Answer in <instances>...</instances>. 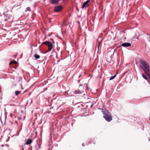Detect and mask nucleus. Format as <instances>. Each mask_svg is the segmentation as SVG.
Listing matches in <instances>:
<instances>
[{
    "mask_svg": "<svg viewBox=\"0 0 150 150\" xmlns=\"http://www.w3.org/2000/svg\"><path fill=\"white\" fill-rule=\"evenodd\" d=\"M86 86V87H87V84H85L84 85V86Z\"/></svg>",
    "mask_w": 150,
    "mask_h": 150,
    "instance_id": "27",
    "label": "nucleus"
},
{
    "mask_svg": "<svg viewBox=\"0 0 150 150\" xmlns=\"http://www.w3.org/2000/svg\"><path fill=\"white\" fill-rule=\"evenodd\" d=\"M93 104H92L91 106V107H92L93 106Z\"/></svg>",
    "mask_w": 150,
    "mask_h": 150,
    "instance_id": "30",
    "label": "nucleus"
},
{
    "mask_svg": "<svg viewBox=\"0 0 150 150\" xmlns=\"http://www.w3.org/2000/svg\"><path fill=\"white\" fill-rule=\"evenodd\" d=\"M117 74L115 75H114L113 76H111L109 79V80H112L114 79L116 76L117 75Z\"/></svg>",
    "mask_w": 150,
    "mask_h": 150,
    "instance_id": "14",
    "label": "nucleus"
},
{
    "mask_svg": "<svg viewBox=\"0 0 150 150\" xmlns=\"http://www.w3.org/2000/svg\"><path fill=\"white\" fill-rule=\"evenodd\" d=\"M98 43H99V44H98V51L99 50V47H100V44H101V42H100V41H99L98 42Z\"/></svg>",
    "mask_w": 150,
    "mask_h": 150,
    "instance_id": "20",
    "label": "nucleus"
},
{
    "mask_svg": "<svg viewBox=\"0 0 150 150\" xmlns=\"http://www.w3.org/2000/svg\"><path fill=\"white\" fill-rule=\"evenodd\" d=\"M25 117H24V118H23V120H24L25 118Z\"/></svg>",
    "mask_w": 150,
    "mask_h": 150,
    "instance_id": "35",
    "label": "nucleus"
},
{
    "mask_svg": "<svg viewBox=\"0 0 150 150\" xmlns=\"http://www.w3.org/2000/svg\"><path fill=\"white\" fill-rule=\"evenodd\" d=\"M131 46V44L129 42H124L121 44V46L125 47H129Z\"/></svg>",
    "mask_w": 150,
    "mask_h": 150,
    "instance_id": "8",
    "label": "nucleus"
},
{
    "mask_svg": "<svg viewBox=\"0 0 150 150\" xmlns=\"http://www.w3.org/2000/svg\"><path fill=\"white\" fill-rule=\"evenodd\" d=\"M147 75L150 78V74L149 73L147 74Z\"/></svg>",
    "mask_w": 150,
    "mask_h": 150,
    "instance_id": "22",
    "label": "nucleus"
},
{
    "mask_svg": "<svg viewBox=\"0 0 150 150\" xmlns=\"http://www.w3.org/2000/svg\"><path fill=\"white\" fill-rule=\"evenodd\" d=\"M148 36L147 37V40L148 41L150 42V35H149L148 34H147Z\"/></svg>",
    "mask_w": 150,
    "mask_h": 150,
    "instance_id": "17",
    "label": "nucleus"
},
{
    "mask_svg": "<svg viewBox=\"0 0 150 150\" xmlns=\"http://www.w3.org/2000/svg\"><path fill=\"white\" fill-rule=\"evenodd\" d=\"M142 76L146 80H147L148 79L147 76L144 74H142Z\"/></svg>",
    "mask_w": 150,
    "mask_h": 150,
    "instance_id": "15",
    "label": "nucleus"
},
{
    "mask_svg": "<svg viewBox=\"0 0 150 150\" xmlns=\"http://www.w3.org/2000/svg\"><path fill=\"white\" fill-rule=\"evenodd\" d=\"M74 93L75 94H82L81 96H83V95L85 96L86 95L84 91L83 88L82 89L76 90L74 92Z\"/></svg>",
    "mask_w": 150,
    "mask_h": 150,
    "instance_id": "5",
    "label": "nucleus"
},
{
    "mask_svg": "<svg viewBox=\"0 0 150 150\" xmlns=\"http://www.w3.org/2000/svg\"><path fill=\"white\" fill-rule=\"evenodd\" d=\"M147 75L150 78V74L149 73L147 74Z\"/></svg>",
    "mask_w": 150,
    "mask_h": 150,
    "instance_id": "23",
    "label": "nucleus"
},
{
    "mask_svg": "<svg viewBox=\"0 0 150 150\" xmlns=\"http://www.w3.org/2000/svg\"><path fill=\"white\" fill-rule=\"evenodd\" d=\"M57 144H56V146H57Z\"/></svg>",
    "mask_w": 150,
    "mask_h": 150,
    "instance_id": "39",
    "label": "nucleus"
},
{
    "mask_svg": "<svg viewBox=\"0 0 150 150\" xmlns=\"http://www.w3.org/2000/svg\"><path fill=\"white\" fill-rule=\"evenodd\" d=\"M3 14L5 17L4 20L5 21H7L8 22H10L12 21V16L11 15L5 13H4Z\"/></svg>",
    "mask_w": 150,
    "mask_h": 150,
    "instance_id": "4",
    "label": "nucleus"
},
{
    "mask_svg": "<svg viewBox=\"0 0 150 150\" xmlns=\"http://www.w3.org/2000/svg\"><path fill=\"white\" fill-rule=\"evenodd\" d=\"M57 144H56V146H57Z\"/></svg>",
    "mask_w": 150,
    "mask_h": 150,
    "instance_id": "40",
    "label": "nucleus"
},
{
    "mask_svg": "<svg viewBox=\"0 0 150 150\" xmlns=\"http://www.w3.org/2000/svg\"><path fill=\"white\" fill-rule=\"evenodd\" d=\"M42 44H45L47 45L49 48V49L45 53L51 51L53 47V45L52 42L49 41L44 42L42 43Z\"/></svg>",
    "mask_w": 150,
    "mask_h": 150,
    "instance_id": "3",
    "label": "nucleus"
},
{
    "mask_svg": "<svg viewBox=\"0 0 150 150\" xmlns=\"http://www.w3.org/2000/svg\"><path fill=\"white\" fill-rule=\"evenodd\" d=\"M81 86H83V85H82V84H80V85H79V87H80Z\"/></svg>",
    "mask_w": 150,
    "mask_h": 150,
    "instance_id": "29",
    "label": "nucleus"
},
{
    "mask_svg": "<svg viewBox=\"0 0 150 150\" xmlns=\"http://www.w3.org/2000/svg\"><path fill=\"white\" fill-rule=\"evenodd\" d=\"M1 91V87H0V91Z\"/></svg>",
    "mask_w": 150,
    "mask_h": 150,
    "instance_id": "32",
    "label": "nucleus"
},
{
    "mask_svg": "<svg viewBox=\"0 0 150 150\" xmlns=\"http://www.w3.org/2000/svg\"><path fill=\"white\" fill-rule=\"evenodd\" d=\"M8 139L6 140V142H8V140H9V139H10V137L9 136H8Z\"/></svg>",
    "mask_w": 150,
    "mask_h": 150,
    "instance_id": "21",
    "label": "nucleus"
},
{
    "mask_svg": "<svg viewBox=\"0 0 150 150\" xmlns=\"http://www.w3.org/2000/svg\"><path fill=\"white\" fill-rule=\"evenodd\" d=\"M21 92V91H16L15 92L16 95L17 96L19 93H20Z\"/></svg>",
    "mask_w": 150,
    "mask_h": 150,
    "instance_id": "16",
    "label": "nucleus"
},
{
    "mask_svg": "<svg viewBox=\"0 0 150 150\" xmlns=\"http://www.w3.org/2000/svg\"><path fill=\"white\" fill-rule=\"evenodd\" d=\"M17 135H16V136H18V135H19V132H17Z\"/></svg>",
    "mask_w": 150,
    "mask_h": 150,
    "instance_id": "24",
    "label": "nucleus"
},
{
    "mask_svg": "<svg viewBox=\"0 0 150 150\" xmlns=\"http://www.w3.org/2000/svg\"><path fill=\"white\" fill-rule=\"evenodd\" d=\"M139 61L141 64L139 65L140 67V66H141L143 67H144V68H145L148 71H150L149 66L145 60L142 58H140L139 59Z\"/></svg>",
    "mask_w": 150,
    "mask_h": 150,
    "instance_id": "2",
    "label": "nucleus"
},
{
    "mask_svg": "<svg viewBox=\"0 0 150 150\" xmlns=\"http://www.w3.org/2000/svg\"><path fill=\"white\" fill-rule=\"evenodd\" d=\"M140 68L141 69H142L144 71L145 73L147 75L149 74L148 72H147V71H146V69L144 68L142 66H140Z\"/></svg>",
    "mask_w": 150,
    "mask_h": 150,
    "instance_id": "12",
    "label": "nucleus"
},
{
    "mask_svg": "<svg viewBox=\"0 0 150 150\" xmlns=\"http://www.w3.org/2000/svg\"><path fill=\"white\" fill-rule=\"evenodd\" d=\"M61 0H50V2L55 5H57L59 2V1Z\"/></svg>",
    "mask_w": 150,
    "mask_h": 150,
    "instance_id": "9",
    "label": "nucleus"
},
{
    "mask_svg": "<svg viewBox=\"0 0 150 150\" xmlns=\"http://www.w3.org/2000/svg\"><path fill=\"white\" fill-rule=\"evenodd\" d=\"M63 8V7L61 5H58L54 7V11L55 12L60 11Z\"/></svg>",
    "mask_w": 150,
    "mask_h": 150,
    "instance_id": "6",
    "label": "nucleus"
},
{
    "mask_svg": "<svg viewBox=\"0 0 150 150\" xmlns=\"http://www.w3.org/2000/svg\"><path fill=\"white\" fill-rule=\"evenodd\" d=\"M21 7V6L20 4V3H19L14 5L13 7V8H14L15 9L17 10L20 8Z\"/></svg>",
    "mask_w": 150,
    "mask_h": 150,
    "instance_id": "10",
    "label": "nucleus"
},
{
    "mask_svg": "<svg viewBox=\"0 0 150 150\" xmlns=\"http://www.w3.org/2000/svg\"><path fill=\"white\" fill-rule=\"evenodd\" d=\"M48 36H51V35H48Z\"/></svg>",
    "mask_w": 150,
    "mask_h": 150,
    "instance_id": "33",
    "label": "nucleus"
},
{
    "mask_svg": "<svg viewBox=\"0 0 150 150\" xmlns=\"http://www.w3.org/2000/svg\"><path fill=\"white\" fill-rule=\"evenodd\" d=\"M23 149H24L23 148H22V150H23Z\"/></svg>",
    "mask_w": 150,
    "mask_h": 150,
    "instance_id": "34",
    "label": "nucleus"
},
{
    "mask_svg": "<svg viewBox=\"0 0 150 150\" xmlns=\"http://www.w3.org/2000/svg\"><path fill=\"white\" fill-rule=\"evenodd\" d=\"M103 115V117L108 122H110L112 120V118L111 114L108 110L106 109H101Z\"/></svg>",
    "mask_w": 150,
    "mask_h": 150,
    "instance_id": "1",
    "label": "nucleus"
},
{
    "mask_svg": "<svg viewBox=\"0 0 150 150\" xmlns=\"http://www.w3.org/2000/svg\"><path fill=\"white\" fill-rule=\"evenodd\" d=\"M26 9H27V10H25V12H27V11H31V9H30V8L29 7H27L26 8Z\"/></svg>",
    "mask_w": 150,
    "mask_h": 150,
    "instance_id": "19",
    "label": "nucleus"
},
{
    "mask_svg": "<svg viewBox=\"0 0 150 150\" xmlns=\"http://www.w3.org/2000/svg\"><path fill=\"white\" fill-rule=\"evenodd\" d=\"M93 144H95V142H93Z\"/></svg>",
    "mask_w": 150,
    "mask_h": 150,
    "instance_id": "36",
    "label": "nucleus"
},
{
    "mask_svg": "<svg viewBox=\"0 0 150 150\" xmlns=\"http://www.w3.org/2000/svg\"><path fill=\"white\" fill-rule=\"evenodd\" d=\"M81 75H80L79 76V78H80V77H81Z\"/></svg>",
    "mask_w": 150,
    "mask_h": 150,
    "instance_id": "31",
    "label": "nucleus"
},
{
    "mask_svg": "<svg viewBox=\"0 0 150 150\" xmlns=\"http://www.w3.org/2000/svg\"><path fill=\"white\" fill-rule=\"evenodd\" d=\"M98 109H99V110L101 109H100V108H98Z\"/></svg>",
    "mask_w": 150,
    "mask_h": 150,
    "instance_id": "37",
    "label": "nucleus"
},
{
    "mask_svg": "<svg viewBox=\"0 0 150 150\" xmlns=\"http://www.w3.org/2000/svg\"><path fill=\"white\" fill-rule=\"evenodd\" d=\"M21 112L22 113H24V111L23 110H21Z\"/></svg>",
    "mask_w": 150,
    "mask_h": 150,
    "instance_id": "28",
    "label": "nucleus"
},
{
    "mask_svg": "<svg viewBox=\"0 0 150 150\" xmlns=\"http://www.w3.org/2000/svg\"><path fill=\"white\" fill-rule=\"evenodd\" d=\"M16 62L15 61H11V62L10 63H9V64L10 65L11 64H12L13 63H15V64H16Z\"/></svg>",
    "mask_w": 150,
    "mask_h": 150,
    "instance_id": "18",
    "label": "nucleus"
},
{
    "mask_svg": "<svg viewBox=\"0 0 150 150\" xmlns=\"http://www.w3.org/2000/svg\"><path fill=\"white\" fill-rule=\"evenodd\" d=\"M79 81H80V80H79V81H78V83H79Z\"/></svg>",
    "mask_w": 150,
    "mask_h": 150,
    "instance_id": "38",
    "label": "nucleus"
},
{
    "mask_svg": "<svg viewBox=\"0 0 150 150\" xmlns=\"http://www.w3.org/2000/svg\"><path fill=\"white\" fill-rule=\"evenodd\" d=\"M90 0H87L83 4L81 7L83 9L84 8L85 9L86 7H88L89 6L88 3L90 2Z\"/></svg>",
    "mask_w": 150,
    "mask_h": 150,
    "instance_id": "7",
    "label": "nucleus"
},
{
    "mask_svg": "<svg viewBox=\"0 0 150 150\" xmlns=\"http://www.w3.org/2000/svg\"><path fill=\"white\" fill-rule=\"evenodd\" d=\"M82 146H85V145H84V143H83V144H82Z\"/></svg>",
    "mask_w": 150,
    "mask_h": 150,
    "instance_id": "26",
    "label": "nucleus"
},
{
    "mask_svg": "<svg viewBox=\"0 0 150 150\" xmlns=\"http://www.w3.org/2000/svg\"><path fill=\"white\" fill-rule=\"evenodd\" d=\"M33 141L32 140L30 139H28L26 142V144L27 145H29L31 144Z\"/></svg>",
    "mask_w": 150,
    "mask_h": 150,
    "instance_id": "11",
    "label": "nucleus"
},
{
    "mask_svg": "<svg viewBox=\"0 0 150 150\" xmlns=\"http://www.w3.org/2000/svg\"><path fill=\"white\" fill-rule=\"evenodd\" d=\"M17 56V54L14 55V57L15 58H16Z\"/></svg>",
    "mask_w": 150,
    "mask_h": 150,
    "instance_id": "25",
    "label": "nucleus"
},
{
    "mask_svg": "<svg viewBox=\"0 0 150 150\" xmlns=\"http://www.w3.org/2000/svg\"><path fill=\"white\" fill-rule=\"evenodd\" d=\"M34 57L36 59H38L40 58V56L38 54H35L34 55Z\"/></svg>",
    "mask_w": 150,
    "mask_h": 150,
    "instance_id": "13",
    "label": "nucleus"
}]
</instances>
